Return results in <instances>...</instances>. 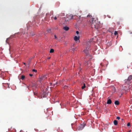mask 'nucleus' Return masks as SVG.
Here are the masks:
<instances>
[{
  "label": "nucleus",
  "instance_id": "nucleus-1",
  "mask_svg": "<svg viewBox=\"0 0 132 132\" xmlns=\"http://www.w3.org/2000/svg\"><path fill=\"white\" fill-rule=\"evenodd\" d=\"M90 25L92 27H94L95 29H98L99 27V23L98 22L97 19H95V18H92L91 21H90Z\"/></svg>",
  "mask_w": 132,
  "mask_h": 132
},
{
  "label": "nucleus",
  "instance_id": "nucleus-2",
  "mask_svg": "<svg viewBox=\"0 0 132 132\" xmlns=\"http://www.w3.org/2000/svg\"><path fill=\"white\" fill-rule=\"evenodd\" d=\"M85 123H83L82 124H81L77 127V126L75 124H72V128L76 129L77 131H79L82 130L84 127L85 126Z\"/></svg>",
  "mask_w": 132,
  "mask_h": 132
},
{
  "label": "nucleus",
  "instance_id": "nucleus-3",
  "mask_svg": "<svg viewBox=\"0 0 132 132\" xmlns=\"http://www.w3.org/2000/svg\"><path fill=\"white\" fill-rule=\"evenodd\" d=\"M93 38H91L86 43V49L84 50V51L87 55H88L89 54L88 50L89 49L91 43L93 41Z\"/></svg>",
  "mask_w": 132,
  "mask_h": 132
},
{
  "label": "nucleus",
  "instance_id": "nucleus-4",
  "mask_svg": "<svg viewBox=\"0 0 132 132\" xmlns=\"http://www.w3.org/2000/svg\"><path fill=\"white\" fill-rule=\"evenodd\" d=\"M132 79V76L130 75L128 77L127 79L125 80V82L127 84H129L130 83V81Z\"/></svg>",
  "mask_w": 132,
  "mask_h": 132
},
{
  "label": "nucleus",
  "instance_id": "nucleus-5",
  "mask_svg": "<svg viewBox=\"0 0 132 132\" xmlns=\"http://www.w3.org/2000/svg\"><path fill=\"white\" fill-rule=\"evenodd\" d=\"M132 86H131L128 85L127 86H124V87L123 88L124 90L125 91H126L128 90H132Z\"/></svg>",
  "mask_w": 132,
  "mask_h": 132
},
{
  "label": "nucleus",
  "instance_id": "nucleus-6",
  "mask_svg": "<svg viewBox=\"0 0 132 132\" xmlns=\"http://www.w3.org/2000/svg\"><path fill=\"white\" fill-rule=\"evenodd\" d=\"M79 38V36L77 37V36H75L74 37V40L77 43H79L80 42Z\"/></svg>",
  "mask_w": 132,
  "mask_h": 132
},
{
  "label": "nucleus",
  "instance_id": "nucleus-7",
  "mask_svg": "<svg viewBox=\"0 0 132 132\" xmlns=\"http://www.w3.org/2000/svg\"><path fill=\"white\" fill-rule=\"evenodd\" d=\"M73 15L70 14V15H68L67 16V18H68L70 20L73 19Z\"/></svg>",
  "mask_w": 132,
  "mask_h": 132
},
{
  "label": "nucleus",
  "instance_id": "nucleus-8",
  "mask_svg": "<svg viewBox=\"0 0 132 132\" xmlns=\"http://www.w3.org/2000/svg\"><path fill=\"white\" fill-rule=\"evenodd\" d=\"M42 93V96L43 97H45L47 95V93H46V91H43Z\"/></svg>",
  "mask_w": 132,
  "mask_h": 132
},
{
  "label": "nucleus",
  "instance_id": "nucleus-9",
  "mask_svg": "<svg viewBox=\"0 0 132 132\" xmlns=\"http://www.w3.org/2000/svg\"><path fill=\"white\" fill-rule=\"evenodd\" d=\"M64 13H61L60 14H57V17H58L60 16H64Z\"/></svg>",
  "mask_w": 132,
  "mask_h": 132
},
{
  "label": "nucleus",
  "instance_id": "nucleus-10",
  "mask_svg": "<svg viewBox=\"0 0 132 132\" xmlns=\"http://www.w3.org/2000/svg\"><path fill=\"white\" fill-rule=\"evenodd\" d=\"M4 86L6 88H9V85L8 84H5L4 85Z\"/></svg>",
  "mask_w": 132,
  "mask_h": 132
},
{
  "label": "nucleus",
  "instance_id": "nucleus-11",
  "mask_svg": "<svg viewBox=\"0 0 132 132\" xmlns=\"http://www.w3.org/2000/svg\"><path fill=\"white\" fill-rule=\"evenodd\" d=\"M63 29L66 31H68L69 30V28L68 27L66 26L63 27Z\"/></svg>",
  "mask_w": 132,
  "mask_h": 132
},
{
  "label": "nucleus",
  "instance_id": "nucleus-12",
  "mask_svg": "<svg viewBox=\"0 0 132 132\" xmlns=\"http://www.w3.org/2000/svg\"><path fill=\"white\" fill-rule=\"evenodd\" d=\"M112 103L111 100L110 99H109L108 100L107 102V104H111Z\"/></svg>",
  "mask_w": 132,
  "mask_h": 132
},
{
  "label": "nucleus",
  "instance_id": "nucleus-13",
  "mask_svg": "<svg viewBox=\"0 0 132 132\" xmlns=\"http://www.w3.org/2000/svg\"><path fill=\"white\" fill-rule=\"evenodd\" d=\"M110 88L112 90H116V88L114 86H112L110 87Z\"/></svg>",
  "mask_w": 132,
  "mask_h": 132
},
{
  "label": "nucleus",
  "instance_id": "nucleus-14",
  "mask_svg": "<svg viewBox=\"0 0 132 132\" xmlns=\"http://www.w3.org/2000/svg\"><path fill=\"white\" fill-rule=\"evenodd\" d=\"M114 124L115 125H117L118 122L117 120H114Z\"/></svg>",
  "mask_w": 132,
  "mask_h": 132
},
{
  "label": "nucleus",
  "instance_id": "nucleus-15",
  "mask_svg": "<svg viewBox=\"0 0 132 132\" xmlns=\"http://www.w3.org/2000/svg\"><path fill=\"white\" fill-rule=\"evenodd\" d=\"M119 104V102L118 101H116L114 102V104L116 105H118Z\"/></svg>",
  "mask_w": 132,
  "mask_h": 132
},
{
  "label": "nucleus",
  "instance_id": "nucleus-16",
  "mask_svg": "<svg viewBox=\"0 0 132 132\" xmlns=\"http://www.w3.org/2000/svg\"><path fill=\"white\" fill-rule=\"evenodd\" d=\"M47 76L46 75H45L43 76L42 77V79H43L44 80L45 79L47 78Z\"/></svg>",
  "mask_w": 132,
  "mask_h": 132
},
{
  "label": "nucleus",
  "instance_id": "nucleus-17",
  "mask_svg": "<svg viewBox=\"0 0 132 132\" xmlns=\"http://www.w3.org/2000/svg\"><path fill=\"white\" fill-rule=\"evenodd\" d=\"M25 77L24 76L22 75L21 76V79L22 80H24L25 78Z\"/></svg>",
  "mask_w": 132,
  "mask_h": 132
},
{
  "label": "nucleus",
  "instance_id": "nucleus-18",
  "mask_svg": "<svg viewBox=\"0 0 132 132\" xmlns=\"http://www.w3.org/2000/svg\"><path fill=\"white\" fill-rule=\"evenodd\" d=\"M54 50L53 49H51L50 51V53H53L54 52Z\"/></svg>",
  "mask_w": 132,
  "mask_h": 132
},
{
  "label": "nucleus",
  "instance_id": "nucleus-19",
  "mask_svg": "<svg viewBox=\"0 0 132 132\" xmlns=\"http://www.w3.org/2000/svg\"><path fill=\"white\" fill-rule=\"evenodd\" d=\"M51 19H53V18L55 20H56L57 19V18L56 16H55L54 17H51Z\"/></svg>",
  "mask_w": 132,
  "mask_h": 132
},
{
  "label": "nucleus",
  "instance_id": "nucleus-20",
  "mask_svg": "<svg viewBox=\"0 0 132 132\" xmlns=\"http://www.w3.org/2000/svg\"><path fill=\"white\" fill-rule=\"evenodd\" d=\"M47 32L49 33H51V29H48L47 30Z\"/></svg>",
  "mask_w": 132,
  "mask_h": 132
},
{
  "label": "nucleus",
  "instance_id": "nucleus-21",
  "mask_svg": "<svg viewBox=\"0 0 132 132\" xmlns=\"http://www.w3.org/2000/svg\"><path fill=\"white\" fill-rule=\"evenodd\" d=\"M43 80V79H42V77H40L39 79V81L40 82H41Z\"/></svg>",
  "mask_w": 132,
  "mask_h": 132
},
{
  "label": "nucleus",
  "instance_id": "nucleus-22",
  "mask_svg": "<svg viewBox=\"0 0 132 132\" xmlns=\"http://www.w3.org/2000/svg\"><path fill=\"white\" fill-rule=\"evenodd\" d=\"M86 87L85 84H84V86L82 87L81 88L82 89Z\"/></svg>",
  "mask_w": 132,
  "mask_h": 132
},
{
  "label": "nucleus",
  "instance_id": "nucleus-23",
  "mask_svg": "<svg viewBox=\"0 0 132 132\" xmlns=\"http://www.w3.org/2000/svg\"><path fill=\"white\" fill-rule=\"evenodd\" d=\"M86 87L85 84H84V86L82 87L81 88L82 89Z\"/></svg>",
  "mask_w": 132,
  "mask_h": 132
},
{
  "label": "nucleus",
  "instance_id": "nucleus-24",
  "mask_svg": "<svg viewBox=\"0 0 132 132\" xmlns=\"http://www.w3.org/2000/svg\"><path fill=\"white\" fill-rule=\"evenodd\" d=\"M118 34L117 32L116 31H115L114 32V34L115 35H116Z\"/></svg>",
  "mask_w": 132,
  "mask_h": 132
},
{
  "label": "nucleus",
  "instance_id": "nucleus-25",
  "mask_svg": "<svg viewBox=\"0 0 132 132\" xmlns=\"http://www.w3.org/2000/svg\"><path fill=\"white\" fill-rule=\"evenodd\" d=\"M37 91H35V92H34V95H37Z\"/></svg>",
  "mask_w": 132,
  "mask_h": 132
},
{
  "label": "nucleus",
  "instance_id": "nucleus-26",
  "mask_svg": "<svg viewBox=\"0 0 132 132\" xmlns=\"http://www.w3.org/2000/svg\"><path fill=\"white\" fill-rule=\"evenodd\" d=\"M32 71L33 72H37V70H35V69H33L32 70Z\"/></svg>",
  "mask_w": 132,
  "mask_h": 132
},
{
  "label": "nucleus",
  "instance_id": "nucleus-27",
  "mask_svg": "<svg viewBox=\"0 0 132 132\" xmlns=\"http://www.w3.org/2000/svg\"><path fill=\"white\" fill-rule=\"evenodd\" d=\"M127 126H130V123H128L127 124Z\"/></svg>",
  "mask_w": 132,
  "mask_h": 132
},
{
  "label": "nucleus",
  "instance_id": "nucleus-28",
  "mask_svg": "<svg viewBox=\"0 0 132 132\" xmlns=\"http://www.w3.org/2000/svg\"><path fill=\"white\" fill-rule=\"evenodd\" d=\"M79 71H80L81 69V68L80 67H79Z\"/></svg>",
  "mask_w": 132,
  "mask_h": 132
},
{
  "label": "nucleus",
  "instance_id": "nucleus-29",
  "mask_svg": "<svg viewBox=\"0 0 132 132\" xmlns=\"http://www.w3.org/2000/svg\"><path fill=\"white\" fill-rule=\"evenodd\" d=\"M116 118L118 120H119L120 119V118L119 117H117Z\"/></svg>",
  "mask_w": 132,
  "mask_h": 132
},
{
  "label": "nucleus",
  "instance_id": "nucleus-30",
  "mask_svg": "<svg viewBox=\"0 0 132 132\" xmlns=\"http://www.w3.org/2000/svg\"><path fill=\"white\" fill-rule=\"evenodd\" d=\"M67 88H68V86H65L64 87V88L65 89H66Z\"/></svg>",
  "mask_w": 132,
  "mask_h": 132
},
{
  "label": "nucleus",
  "instance_id": "nucleus-31",
  "mask_svg": "<svg viewBox=\"0 0 132 132\" xmlns=\"http://www.w3.org/2000/svg\"><path fill=\"white\" fill-rule=\"evenodd\" d=\"M79 32L78 31H76V33L77 34H79Z\"/></svg>",
  "mask_w": 132,
  "mask_h": 132
},
{
  "label": "nucleus",
  "instance_id": "nucleus-32",
  "mask_svg": "<svg viewBox=\"0 0 132 132\" xmlns=\"http://www.w3.org/2000/svg\"><path fill=\"white\" fill-rule=\"evenodd\" d=\"M54 37H55V39H56L57 37L56 36V35H54Z\"/></svg>",
  "mask_w": 132,
  "mask_h": 132
},
{
  "label": "nucleus",
  "instance_id": "nucleus-33",
  "mask_svg": "<svg viewBox=\"0 0 132 132\" xmlns=\"http://www.w3.org/2000/svg\"><path fill=\"white\" fill-rule=\"evenodd\" d=\"M29 75L30 76H33V75L32 74H30Z\"/></svg>",
  "mask_w": 132,
  "mask_h": 132
},
{
  "label": "nucleus",
  "instance_id": "nucleus-34",
  "mask_svg": "<svg viewBox=\"0 0 132 132\" xmlns=\"http://www.w3.org/2000/svg\"><path fill=\"white\" fill-rule=\"evenodd\" d=\"M75 50V48H73L72 49V50L73 51H74Z\"/></svg>",
  "mask_w": 132,
  "mask_h": 132
},
{
  "label": "nucleus",
  "instance_id": "nucleus-35",
  "mask_svg": "<svg viewBox=\"0 0 132 132\" xmlns=\"http://www.w3.org/2000/svg\"><path fill=\"white\" fill-rule=\"evenodd\" d=\"M122 94H123V93H121V95L120 96H121L122 95Z\"/></svg>",
  "mask_w": 132,
  "mask_h": 132
},
{
  "label": "nucleus",
  "instance_id": "nucleus-36",
  "mask_svg": "<svg viewBox=\"0 0 132 132\" xmlns=\"http://www.w3.org/2000/svg\"><path fill=\"white\" fill-rule=\"evenodd\" d=\"M90 16V15H87V17H88V16Z\"/></svg>",
  "mask_w": 132,
  "mask_h": 132
},
{
  "label": "nucleus",
  "instance_id": "nucleus-37",
  "mask_svg": "<svg viewBox=\"0 0 132 132\" xmlns=\"http://www.w3.org/2000/svg\"><path fill=\"white\" fill-rule=\"evenodd\" d=\"M6 43H8L7 42V39L6 40Z\"/></svg>",
  "mask_w": 132,
  "mask_h": 132
},
{
  "label": "nucleus",
  "instance_id": "nucleus-38",
  "mask_svg": "<svg viewBox=\"0 0 132 132\" xmlns=\"http://www.w3.org/2000/svg\"><path fill=\"white\" fill-rule=\"evenodd\" d=\"M107 16H108V17H109V18H111V17H110V16H109L108 15H107Z\"/></svg>",
  "mask_w": 132,
  "mask_h": 132
},
{
  "label": "nucleus",
  "instance_id": "nucleus-39",
  "mask_svg": "<svg viewBox=\"0 0 132 132\" xmlns=\"http://www.w3.org/2000/svg\"><path fill=\"white\" fill-rule=\"evenodd\" d=\"M24 63V65L26 64V63Z\"/></svg>",
  "mask_w": 132,
  "mask_h": 132
},
{
  "label": "nucleus",
  "instance_id": "nucleus-40",
  "mask_svg": "<svg viewBox=\"0 0 132 132\" xmlns=\"http://www.w3.org/2000/svg\"><path fill=\"white\" fill-rule=\"evenodd\" d=\"M132 33L131 32L130 33V34H131Z\"/></svg>",
  "mask_w": 132,
  "mask_h": 132
},
{
  "label": "nucleus",
  "instance_id": "nucleus-41",
  "mask_svg": "<svg viewBox=\"0 0 132 132\" xmlns=\"http://www.w3.org/2000/svg\"><path fill=\"white\" fill-rule=\"evenodd\" d=\"M34 35H32V36H34Z\"/></svg>",
  "mask_w": 132,
  "mask_h": 132
},
{
  "label": "nucleus",
  "instance_id": "nucleus-42",
  "mask_svg": "<svg viewBox=\"0 0 132 132\" xmlns=\"http://www.w3.org/2000/svg\"><path fill=\"white\" fill-rule=\"evenodd\" d=\"M50 58H48V59H50Z\"/></svg>",
  "mask_w": 132,
  "mask_h": 132
},
{
  "label": "nucleus",
  "instance_id": "nucleus-43",
  "mask_svg": "<svg viewBox=\"0 0 132 132\" xmlns=\"http://www.w3.org/2000/svg\"><path fill=\"white\" fill-rule=\"evenodd\" d=\"M6 132H7V131Z\"/></svg>",
  "mask_w": 132,
  "mask_h": 132
}]
</instances>
